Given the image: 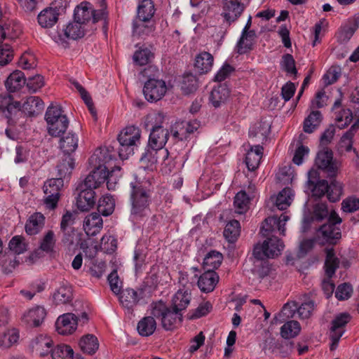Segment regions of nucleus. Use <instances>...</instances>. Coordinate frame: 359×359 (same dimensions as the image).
Segmentation results:
<instances>
[{"instance_id": "20", "label": "nucleus", "mask_w": 359, "mask_h": 359, "mask_svg": "<svg viewBox=\"0 0 359 359\" xmlns=\"http://www.w3.org/2000/svg\"><path fill=\"white\" fill-rule=\"evenodd\" d=\"M103 221L100 213L93 212L86 217L83 229L88 236L96 235L102 228Z\"/></svg>"}, {"instance_id": "57", "label": "nucleus", "mask_w": 359, "mask_h": 359, "mask_svg": "<svg viewBox=\"0 0 359 359\" xmlns=\"http://www.w3.org/2000/svg\"><path fill=\"white\" fill-rule=\"evenodd\" d=\"M74 351L68 345L61 344L52 350V359H73Z\"/></svg>"}, {"instance_id": "51", "label": "nucleus", "mask_w": 359, "mask_h": 359, "mask_svg": "<svg viewBox=\"0 0 359 359\" xmlns=\"http://www.w3.org/2000/svg\"><path fill=\"white\" fill-rule=\"evenodd\" d=\"M335 121L339 129H344L347 127L353 120V113L349 109H340L336 111Z\"/></svg>"}, {"instance_id": "60", "label": "nucleus", "mask_w": 359, "mask_h": 359, "mask_svg": "<svg viewBox=\"0 0 359 359\" xmlns=\"http://www.w3.org/2000/svg\"><path fill=\"white\" fill-rule=\"evenodd\" d=\"M198 81L192 74H187L183 77L181 89L184 94H190L196 90Z\"/></svg>"}, {"instance_id": "24", "label": "nucleus", "mask_w": 359, "mask_h": 359, "mask_svg": "<svg viewBox=\"0 0 359 359\" xmlns=\"http://www.w3.org/2000/svg\"><path fill=\"white\" fill-rule=\"evenodd\" d=\"M44 224V215L41 212H35L27 219L25 224V231L28 235H36L41 231Z\"/></svg>"}, {"instance_id": "38", "label": "nucleus", "mask_w": 359, "mask_h": 359, "mask_svg": "<svg viewBox=\"0 0 359 359\" xmlns=\"http://www.w3.org/2000/svg\"><path fill=\"white\" fill-rule=\"evenodd\" d=\"M213 60V57L210 53L202 52L196 57L195 67L201 74H205L210 71Z\"/></svg>"}, {"instance_id": "59", "label": "nucleus", "mask_w": 359, "mask_h": 359, "mask_svg": "<svg viewBox=\"0 0 359 359\" xmlns=\"http://www.w3.org/2000/svg\"><path fill=\"white\" fill-rule=\"evenodd\" d=\"M9 249L15 254L20 255L27 250V244L24 237L15 236L11 238L8 244Z\"/></svg>"}, {"instance_id": "9", "label": "nucleus", "mask_w": 359, "mask_h": 359, "mask_svg": "<svg viewBox=\"0 0 359 359\" xmlns=\"http://www.w3.org/2000/svg\"><path fill=\"white\" fill-rule=\"evenodd\" d=\"M113 172L114 170L111 172H106L104 168L94 167L93 170L86 177L81 187L94 190L107 180L108 189H114V185L109 182V178L111 177Z\"/></svg>"}, {"instance_id": "29", "label": "nucleus", "mask_w": 359, "mask_h": 359, "mask_svg": "<svg viewBox=\"0 0 359 359\" xmlns=\"http://www.w3.org/2000/svg\"><path fill=\"white\" fill-rule=\"evenodd\" d=\"M154 24L151 20H143L137 17L133 23V34L138 37L148 36L154 31Z\"/></svg>"}, {"instance_id": "50", "label": "nucleus", "mask_w": 359, "mask_h": 359, "mask_svg": "<svg viewBox=\"0 0 359 359\" xmlns=\"http://www.w3.org/2000/svg\"><path fill=\"white\" fill-rule=\"evenodd\" d=\"M154 13V3L151 0H142L137 8V17L143 20H150Z\"/></svg>"}, {"instance_id": "28", "label": "nucleus", "mask_w": 359, "mask_h": 359, "mask_svg": "<svg viewBox=\"0 0 359 359\" xmlns=\"http://www.w3.org/2000/svg\"><path fill=\"white\" fill-rule=\"evenodd\" d=\"M329 210L327 208V205L325 203H316L313 207V216L311 219L309 217H305L303 220V231H305L306 229L310 225L311 221H317L320 222L323 219L329 217Z\"/></svg>"}, {"instance_id": "26", "label": "nucleus", "mask_w": 359, "mask_h": 359, "mask_svg": "<svg viewBox=\"0 0 359 359\" xmlns=\"http://www.w3.org/2000/svg\"><path fill=\"white\" fill-rule=\"evenodd\" d=\"M263 147L260 145H255L247 152L245 156V163L250 171L257 169L263 155Z\"/></svg>"}, {"instance_id": "5", "label": "nucleus", "mask_w": 359, "mask_h": 359, "mask_svg": "<svg viewBox=\"0 0 359 359\" xmlns=\"http://www.w3.org/2000/svg\"><path fill=\"white\" fill-rule=\"evenodd\" d=\"M341 221L334 210L331 211L327 222L320 226L317 231L318 238L321 239L323 244H336L341 237V229L339 226Z\"/></svg>"}, {"instance_id": "18", "label": "nucleus", "mask_w": 359, "mask_h": 359, "mask_svg": "<svg viewBox=\"0 0 359 359\" xmlns=\"http://www.w3.org/2000/svg\"><path fill=\"white\" fill-rule=\"evenodd\" d=\"M273 241H277L276 240L272 239L271 241H264L262 245L257 244L253 249V255L256 258L257 261H262L265 258H273L280 255V249L281 245H278L274 249H269V244L272 245H275Z\"/></svg>"}, {"instance_id": "40", "label": "nucleus", "mask_w": 359, "mask_h": 359, "mask_svg": "<svg viewBox=\"0 0 359 359\" xmlns=\"http://www.w3.org/2000/svg\"><path fill=\"white\" fill-rule=\"evenodd\" d=\"M222 260L223 256L222 253L215 250H211L203 259V268L208 271H215V269L221 265Z\"/></svg>"}, {"instance_id": "32", "label": "nucleus", "mask_w": 359, "mask_h": 359, "mask_svg": "<svg viewBox=\"0 0 359 359\" xmlns=\"http://www.w3.org/2000/svg\"><path fill=\"white\" fill-rule=\"evenodd\" d=\"M191 301V293L188 290H179L172 299V307L182 313L185 310Z\"/></svg>"}, {"instance_id": "42", "label": "nucleus", "mask_w": 359, "mask_h": 359, "mask_svg": "<svg viewBox=\"0 0 359 359\" xmlns=\"http://www.w3.org/2000/svg\"><path fill=\"white\" fill-rule=\"evenodd\" d=\"M323 119L321 113L317 110H312L304 121V131L311 133L320 126Z\"/></svg>"}, {"instance_id": "3", "label": "nucleus", "mask_w": 359, "mask_h": 359, "mask_svg": "<svg viewBox=\"0 0 359 359\" xmlns=\"http://www.w3.org/2000/svg\"><path fill=\"white\" fill-rule=\"evenodd\" d=\"M150 309L151 315L161 320L162 327L166 331L177 328L182 322V313H180L172 306L168 307L161 300L151 303Z\"/></svg>"}, {"instance_id": "14", "label": "nucleus", "mask_w": 359, "mask_h": 359, "mask_svg": "<svg viewBox=\"0 0 359 359\" xmlns=\"http://www.w3.org/2000/svg\"><path fill=\"white\" fill-rule=\"evenodd\" d=\"M78 318L72 313L60 316L56 322L55 327L58 334L62 335L72 334L77 328Z\"/></svg>"}, {"instance_id": "63", "label": "nucleus", "mask_w": 359, "mask_h": 359, "mask_svg": "<svg viewBox=\"0 0 359 359\" xmlns=\"http://www.w3.org/2000/svg\"><path fill=\"white\" fill-rule=\"evenodd\" d=\"M355 135L346 131L341 137L339 142V151L341 153L349 152L353 149V139Z\"/></svg>"}, {"instance_id": "35", "label": "nucleus", "mask_w": 359, "mask_h": 359, "mask_svg": "<svg viewBox=\"0 0 359 359\" xmlns=\"http://www.w3.org/2000/svg\"><path fill=\"white\" fill-rule=\"evenodd\" d=\"M159 151L163 153L165 160L168 158V151L167 149L161 150L157 148H152L148 144L145 151L142 154L140 161L145 164L147 167L151 166L157 163Z\"/></svg>"}, {"instance_id": "30", "label": "nucleus", "mask_w": 359, "mask_h": 359, "mask_svg": "<svg viewBox=\"0 0 359 359\" xmlns=\"http://www.w3.org/2000/svg\"><path fill=\"white\" fill-rule=\"evenodd\" d=\"M26 83V79L22 72L15 70L11 73L5 81V86L9 92H15L21 89Z\"/></svg>"}, {"instance_id": "2", "label": "nucleus", "mask_w": 359, "mask_h": 359, "mask_svg": "<svg viewBox=\"0 0 359 359\" xmlns=\"http://www.w3.org/2000/svg\"><path fill=\"white\" fill-rule=\"evenodd\" d=\"M130 217L133 220L140 221L151 215L150 204L151 191L148 182L135 180L130 184Z\"/></svg>"}, {"instance_id": "12", "label": "nucleus", "mask_w": 359, "mask_h": 359, "mask_svg": "<svg viewBox=\"0 0 359 359\" xmlns=\"http://www.w3.org/2000/svg\"><path fill=\"white\" fill-rule=\"evenodd\" d=\"M143 293L142 289H138L137 290L133 288L124 289L118 294L120 304L128 313H132L135 307L143 298Z\"/></svg>"}, {"instance_id": "49", "label": "nucleus", "mask_w": 359, "mask_h": 359, "mask_svg": "<svg viewBox=\"0 0 359 359\" xmlns=\"http://www.w3.org/2000/svg\"><path fill=\"white\" fill-rule=\"evenodd\" d=\"M74 167V160L70 155H65L64 158L57 165V178H65L69 175Z\"/></svg>"}, {"instance_id": "62", "label": "nucleus", "mask_w": 359, "mask_h": 359, "mask_svg": "<svg viewBox=\"0 0 359 359\" xmlns=\"http://www.w3.org/2000/svg\"><path fill=\"white\" fill-rule=\"evenodd\" d=\"M19 334L16 330H9L0 337V347L8 348L16 343Z\"/></svg>"}, {"instance_id": "43", "label": "nucleus", "mask_w": 359, "mask_h": 359, "mask_svg": "<svg viewBox=\"0 0 359 359\" xmlns=\"http://www.w3.org/2000/svg\"><path fill=\"white\" fill-rule=\"evenodd\" d=\"M79 346L83 353L91 355L98 349L99 343L94 335L87 334L80 339Z\"/></svg>"}, {"instance_id": "48", "label": "nucleus", "mask_w": 359, "mask_h": 359, "mask_svg": "<svg viewBox=\"0 0 359 359\" xmlns=\"http://www.w3.org/2000/svg\"><path fill=\"white\" fill-rule=\"evenodd\" d=\"M241 233V226L238 221L233 219L228 222L224 230V236L229 243H234Z\"/></svg>"}, {"instance_id": "22", "label": "nucleus", "mask_w": 359, "mask_h": 359, "mask_svg": "<svg viewBox=\"0 0 359 359\" xmlns=\"http://www.w3.org/2000/svg\"><path fill=\"white\" fill-rule=\"evenodd\" d=\"M219 281V276L215 271H205L198 278V286L203 292H212Z\"/></svg>"}, {"instance_id": "54", "label": "nucleus", "mask_w": 359, "mask_h": 359, "mask_svg": "<svg viewBox=\"0 0 359 359\" xmlns=\"http://www.w3.org/2000/svg\"><path fill=\"white\" fill-rule=\"evenodd\" d=\"M250 197L245 191H239L234 197L233 204L236 212L238 214L245 213L248 209Z\"/></svg>"}, {"instance_id": "25", "label": "nucleus", "mask_w": 359, "mask_h": 359, "mask_svg": "<svg viewBox=\"0 0 359 359\" xmlns=\"http://www.w3.org/2000/svg\"><path fill=\"white\" fill-rule=\"evenodd\" d=\"M256 34L255 31H250V32H242L236 44L237 53L243 55L252 50Z\"/></svg>"}, {"instance_id": "15", "label": "nucleus", "mask_w": 359, "mask_h": 359, "mask_svg": "<svg viewBox=\"0 0 359 359\" xmlns=\"http://www.w3.org/2000/svg\"><path fill=\"white\" fill-rule=\"evenodd\" d=\"M111 151L112 149L111 150L109 147L96 149L89 158V163L95 168H102L106 172H109L106 164L116 158L115 155L111 154Z\"/></svg>"}, {"instance_id": "1", "label": "nucleus", "mask_w": 359, "mask_h": 359, "mask_svg": "<svg viewBox=\"0 0 359 359\" xmlns=\"http://www.w3.org/2000/svg\"><path fill=\"white\" fill-rule=\"evenodd\" d=\"M44 103L37 96H29L24 101L22 104L14 100L10 95H0V113L7 119L10 126L17 124L23 125L25 116H35L43 111Z\"/></svg>"}, {"instance_id": "56", "label": "nucleus", "mask_w": 359, "mask_h": 359, "mask_svg": "<svg viewBox=\"0 0 359 359\" xmlns=\"http://www.w3.org/2000/svg\"><path fill=\"white\" fill-rule=\"evenodd\" d=\"M251 271L254 276L253 280L261 282L262 279L269 276L270 268L266 262L257 261L254 263V267Z\"/></svg>"}, {"instance_id": "52", "label": "nucleus", "mask_w": 359, "mask_h": 359, "mask_svg": "<svg viewBox=\"0 0 359 359\" xmlns=\"http://www.w3.org/2000/svg\"><path fill=\"white\" fill-rule=\"evenodd\" d=\"M328 187L326 194L327 199L332 203L339 201L343 194L342 184L336 180H332Z\"/></svg>"}, {"instance_id": "44", "label": "nucleus", "mask_w": 359, "mask_h": 359, "mask_svg": "<svg viewBox=\"0 0 359 359\" xmlns=\"http://www.w3.org/2000/svg\"><path fill=\"white\" fill-rule=\"evenodd\" d=\"M294 194L290 188H284L279 192L276 199V206L280 210H284L291 204Z\"/></svg>"}, {"instance_id": "27", "label": "nucleus", "mask_w": 359, "mask_h": 359, "mask_svg": "<svg viewBox=\"0 0 359 359\" xmlns=\"http://www.w3.org/2000/svg\"><path fill=\"white\" fill-rule=\"evenodd\" d=\"M53 340L47 336L40 335L32 341V348L41 356L47 355L52 352Z\"/></svg>"}, {"instance_id": "10", "label": "nucleus", "mask_w": 359, "mask_h": 359, "mask_svg": "<svg viewBox=\"0 0 359 359\" xmlns=\"http://www.w3.org/2000/svg\"><path fill=\"white\" fill-rule=\"evenodd\" d=\"M288 219L289 216L283 214L280 217L273 216L266 218L261 227L260 233L262 236H269L271 233L278 231L282 236H285V226Z\"/></svg>"}, {"instance_id": "23", "label": "nucleus", "mask_w": 359, "mask_h": 359, "mask_svg": "<svg viewBox=\"0 0 359 359\" xmlns=\"http://www.w3.org/2000/svg\"><path fill=\"white\" fill-rule=\"evenodd\" d=\"M46 311L43 306H36L30 309L23 316V320L29 326L38 327L43 321Z\"/></svg>"}, {"instance_id": "21", "label": "nucleus", "mask_w": 359, "mask_h": 359, "mask_svg": "<svg viewBox=\"0 0 359 359\" xmlns=\"http://www.w3.org/2000/svg\"><path fill=\"white\" fill-rule=\"evenodd\" d=\"M229 95L230 91L227 86L224 84H219L212 90L209 99L212 106L218 108L226 103Z\"/></svg>"}, {"instance_id": "39", "label": "nucleus", "mask_w": 359, "mask_h": 359, "mask_svg": "<svg viewBox=\"0 0 359 359\" xmlns=\"http://www.w3.org/2000/svg\"><path fill=\"white\" fill-rule=\"evenodd\" d=\"M296 314L297 315V302H287L283 306L280 313L274 317L273 320L275 323H281L294 318Z\"/></svg>"}, {"instance_id": "8", "label": "nucleus", "mask_w": 359, "mask_h": 359, "mask_svg": "<svg viewBox=\"0 0 359 359\" xmlns=\"http://www.w3.org/2000/svg\"><path fill=\"white\" fill-rule=\"evenodd\" d=\"M143 94L145 99L150 102L161 100L167 92V86L163 79L149 77L144 83Z\"/></svg>"}, {"instance_id": "34", "label": "nucleus", "mask_w": 359, "mask_h": 359, "mask_svg": "<svg viewBox=\"0 0 359 359\" xmlns=\"http://www.w3.org/2000/svg\"><path fill=\"white\" fill-rule=\"evenodd\" d=\"M58 15L57 10L52 8H45L38 15V22L42 27H51L57 22Z\"/></svg>"}, {"instance_id": "53", "label": "nucleus", "mask_w": 359, "mask_h": 359, "mask_svg": "<svg viewBox=\"0 0 359 359\" xmlns=\"http://www.w3.org/2000/svg\"><path fill=\"white\" fill-rule=\"evenodd\" d=\"M82 23L74 20L73 22H70L64 29V34L67 38L72 39H77L84 36V30L82 27Z\"/></svg>"}, {"instance_id": "16", "label": "nucleus", "mask_w": 359, "mask_h": 359, "mask_svg": "<svg viewBox=\"0 0 359 359\" xmlns=\"http://www.w3.org/2000/svg\"><path fill=\"white\" fill-rule=\"evenodd\" d=\"M308 188L311 190L312 196L316 198H320L327 194L328 183L325 180H319L316 182L314 180L317 177L316 170H311L308 173Z\"/></svg>"}, {"instance_id": "36", "label": "nucleus", "mask_w": 359, "mask_h": 359, "mask_svg": "<svg viewBox=\"0 0 359 359\" xmlns=\"http://www.w3.org/2000/svg\"><path fill=\"white\" fill-rule=\"evenodd\" d=\"M78 136L72 132H69L60 141V149L63 151L65 155H70L74 152L78 147Z\"/></svg>"}, {"instance_id": "61", "label": "nucleus", "mask_w": 359, "mask_h": 359, "mask_svg": "<svg viewBox=\"0 0 359 359\" xmlns=\"http://www.w3.org/2000/svg\"><path fill=\"white\" fill-rule=\"evenodd\" d=\"M63 186V180L61 178H53L47 180L43 185L44 194H53L60 195L61 187Z\"/></svg>"}, {"instance_id": "19", "label": "nucleus", "mask_w": 359, "mask_h": 359, "mask_svg": "<svg viewBox=\"0 0 359 359\" xmlns=\"http://www.w3.org/2000/svg\"><path fill=\"white\" fill-rule=\"evenodd\" d=\"M95 192L93 189L81 187V191L76 198V206L81 211H88L95 203Z\"/></svg>"}, {"instance_id": "45", "label": "nucleus", "mask_w": 359, "mask_h": 359, "mask_svg": "<svg viewBox=\"0 0 359 359\" xmlns=\"http://www.w3.org/2000/svg\"><path fill=\"white\" fill-rule=\"evenodd\" d=\"M301 326L298 321L288 320L280 328L281 337L288 339L295 337L299 334Z\"/></svg>"}, {"instance_id": "64", "label": "nucleus", "mask_w": 359, "mask_h": 359, "mask_svg": "<svg viewBox=\"0 0 359 359\" xmlns=\"http://www.w3.org/2000/svg\"><path fill=\"white\" fill-rule=\"evenodd\" d=\"M359 209V198L350 196L341 202V210L345 212H353Z\"/></svg>"}, {"instance_id": "47", "label": "nucleus", "mask_w": 359, "mask_h": 359, "mask_svg": "<svg viewBox=\"0 0 359 359\" xmlns=\"http://www.w3.org/2000/svg\"><path fill=\"white\" fill-rule=\"evenodd\" d=\"M115 201L111 196L106 195L98 201L97 211L103 216L111 215L114 210Z\"/></svg>"}, {"instance_id": "55", "label": "nucleus", "mask_w": 359, "mask_h": 359, "mask_svg": "<svg viewBox=\"0 0 359 359\" xmlns=\"http://www.w3.org/2000/svg\"><path fill=\"white\" fill-rule=\"evenodd\" d=\"M154 58V53L148 48H141L133 55V61L137 65L142 66L148 64Z\"/></svg>"}, {"instance_id": "17", "label": "nucleus", "mask_w": 359, "mask_h": 359, "mask_svg": "<svg viewBox=\"0 0 359 359\" xmlns=\"http://www.w3.org/2000/svg\"><path fill=\"white\" fill-rule=\"evenodd\" d=\"M223 16L229 22L236 21L244 11L241 0H224Z\"/></svg>"}, {"instance_id": "33", "label": "nucleus", "mask_w": 359, "mask_h": 359, "mask_svg": "<svg viewBox=\"0 0 359 359\" xmlns=\"http://www.w3.org/2000/svg\"><path fill=\"white\" fill-rule=\"evenodd\" d=\"M156 317L151 315L142 318L137 323L138 333L142 337H149L154 334L156 329Z\"/></svg>"}, {"instance_id": "13", "label": "nucleus", "mask_w": 359, "mask_h": 359, "mask_svg": "<svg viewBox=\"0 0 359 359\" xmlns=\"http://www.w3.org/2000/svg\"><path fill=\"white\" fill-rule=\"evenodd\" d=\"M316 165L326 170L328 177H335L337 172V165L333 161V154L330 149L327 148L319 151L316 158Z\"/></svg>"}, {"instance_id": "6", "label": "nucleus", "mask_w": 359, "mask_h": 359, "mask_svg": "<svg viewBox=\"0 0 359 359\" xmlns=\"http://www.w3.org/2000/svg\"><path fill=\"white\" fill-rule=\"evenodd\" d=\"M45 118L48 124V133L51 136L58 137L68 128V118L60 106L48 107Z\"/></svg>"}, {"instance_id": "46", "label": "nucleus", "mask_w": 359, "mask_h": 359, "mask_svg": "<svg viewBox=\"0 0 359 359\" xmlns=\"http://www.w3.org/2000/svg\"><path fill=\"white\" fill-rule=\"evenodd\" d=\"M316 306V302L310 298H305L300 304L297 303V316L299 319L309 318Z\"/></svg>"}, {"instance_id": "11", "label": "nucleus", "mask_w": 359, "mask_h": 359, "mask_svg": "<svg viewBox=\"0 0 359 359\" xmlns=\"http://www.w3.org/2000/svg\"><path fill=\"white\" fill-rule=\"evenodd\" d=\"M199 123L193 121H177L171 127V135L176 141L187 140L199 128Z\"/></svg>"}, {"instance_id": "37", "label": "nucleus", "mask_w": 359, "mask_h": 359, "mask_svg": "<svg viewBox=\"0 0 359 359\" xmlns=\"http://www.w3.org/2000/svg\"><path fill=\"white\" fill-rule=\"evenodd\" d=\"M326 259L325 262V271L327 277L330 279L335 273L336 270L339 268V260L335 256L334 250L332 248H326Z\"/></svg>"}, {"instance_id": "58", "label": "nucleus", "mask_w": 359, "mask_h": 359, "mask_svg": "<svg viewBox=\"0 0 359 359\" xmlns=\"http://www.w3.org/2000/svg\"><path fill=\"white\" fill-rule=\"evenodd\" d=\"M350 320L351 316L347 313H341L337 316L332 322L330 332H340V331H342L344 334L345 332L344 327Z\"/></svg>"}, {"instance_id": "4", "label": "nucleus", "mask_w": 359, "mask_h": 359, "mask_svg": "<svg viewBox=\"0 0 359 359\" xmlns=\"http://www.w3.org/2000/svg\"><path fill=\"white\" fill-rule=\"evenodd\" d=\"M141 131L138 127L128 126L118 135L119 143L118 156L121 159H126L133 154L134 149L140 142Z\"/></svg>"}, {"instance_id": "31", "label": "nucleus", "mask_w": 359, "mask_h": 359, "mask_svg": "<svg viewBox=\"0 0 359 359\" xmlns=\"http://www.w3.org/2000/svg\"><path fill=\"white\" fill-rule=\"evenodd\" d=\"M53 297L54 303L57 305L70 303L73 299L72 287L67 284L60 285L54 292Z\"/></svg>"}, {"instance_id": "41", "label": "nucleus", "mask_w": 359, "mask_h": 359, "mask_svg": "<svg viewBox=\"0 0 359 359\" xmlns=\"http://www.w3.org/2000/svg\"><path fill=\"white\" fill-rule=\"evenodd\" d=\"M92 15L93 8L88 2H82L74 10V20L82 24L91 20Z\"/></svg>"}, {"instance_id": "7", "label": "nucleus", "mask_w": 359, "mask_h": 359, "mask_svg": "<svg viewBox=\"0 0 359 359\" xmlns=\"http://www.w3.org/2000/svg\"><path fill=\"white\" fill-rule=\"evenodd\" d=\"M163 118L164 116L161 113L147 116V119L149 122L153 120L156 121L151 129L148 144L152 148H157L161 150H162L165 145L169 137L168 130L161 126Z\"/></svg>"}]
</instances>
